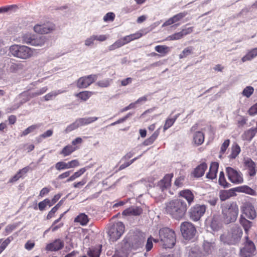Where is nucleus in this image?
<instances>
[{
	"mask_svg": "<svg viewBox=\"0 0 257 257\" xmlns=\"http://www.w3.org/2000/svg\"><path fill=\"white\" fill-rule=\"evenodd\" d=\"M115 18V14L112 12L107 13L103 17L105 22L113 21Z\"/></svg>",
	"mask_w": 257,
	"mask_h": 257,
	"instance_id": "5fc2aeb1",
	"label": "nucleus"
},
{
	"mask_svg": "<svg viewBox=\"0 0 257 257\" xmlns=\"http://www.w3.org/2000/svg\"><path fill=\"white\" fill-rule=\"evenodd\" d=\"M241 215H244L245 217L250 219H254L256 216V210L253 204L249 201H245L242 203L240 206Z\"/></svg>",
	"mask_w": 257,
	"mask_h": 257,
	"instance_id": "423d86ee",
	"label": "nucleus"
},
{
	"mask_svg": "<svg viewBox=\"0 0 257 257\" xmlns=\"http://www.w3.org/2000/svg\"><path fill=\"white\" fill-rule=\"evenodd\" d=\"M98 119L97 117H89L77 119L79 126L88 125Z\"/></svg>",
	"mask_w": 257,
	"mask_h": 257,
	"instance_id": "bb28decb",
	"label": "nucleus"
},
{
	"mask_svg": "<svg viewBox=\"0 0 257 257\" xmlns=\"http://www.w3.org/2000/svg\"><path fill=\"white\" fill-rule=\"evenodd\" d=\"M246 218V217L243 216V215H241L239 218V222L243 227L245 233L247 234L249 229L252 226V222Z\"/></svg>",
	"mask_w": 257,
	"mask_h": 257,
	"instance_id": "393cba45",
	"label": "nucleus"
},
{
	"mask_svg": "<svg viewBox=\"0 0 257 257\" xmlns=\"http://www.w3.org/2000/svg\"><path fill=\"white\" fill-rule=\"evenodd\" d=\"M22 68V65L21 64L12 63L10 67V71L11 72H14Z\"/></svg>",
	"mask_w": 257,
	"mask_h": 257,
	"instance_id": "603ef678",
	"label": "nucleus"
},
{
	"mask_svg": "<svg viewBox=\"0 0 257 257\" xmlns=\"http://www.w3.org/2000/svg\"><path fill=\"white\" fill-rule=\"evenodd\" d=\"M62 92L58 90V92L56 91H52L47 94H46L44 98L45 100L49 101L50 100L52 99L54 97H56L59 94L61 93Z\"/></svg>",
	"mask_w": 257,
	"mask_h": 257,
	"instance_id": "de8ad7c7",
	"label": "nucleus"
},
{
	"mask_svg": "<svg viewBox=\"0 0 257 257\" xmlns=\"http://www.w3.org/2000/svg\"><path fill=\"white\" fill-rule=\"evenodd\" d=\"M193 52L192 47H188L185 48L182 52L179 54V57L180 59H182L186 57L188 55L191 54Z\"/></svg>",
	"mask_w": 257,
	"mask_h": 257,
	"instance_id": "ea45409f",
	"label": "nucleus"
},
{
	"mask_svg": "<svg viewBox=\"0 0 257 257\" xmlns=\"http://www.w3.org/2000/svg\"><path fill=\"white\" fill-rule=\"evenodd\" d=\"M240 237V236L234 235L233 233H228L221 235L220 238L221 241L224 243L235 244L239 241Z\"/></svg>",
	"mask_w": 257,
	"mask_h": 257,
	"instance_id": "f3484780",
	"label": "nucleus"
},
{
	"mask_svg": "<svg viewBox=\"0 0 257 257\" xmlns=\"http://www.w3.org/2000/svg\"><path fill=\"white\" fill-rule=\"evenodd\" d=\"M187 15V12H184L174 15L167 20L163 25V26H170L173 24L180 21Z\"/></svg>",
	"mask_w": 257,
	"mask_h": 257,
	"instance_id": "aec40b11",
	"label": "nucleus"
},
{
	"mask_svg": "<svg viewBox=\"0 0 257 257\" xmlns=\"http://www.w3.org/2000/svg\"><path fill=\"white\" fill-rule=\"evenodd\" d=\"M34 37V36L33 35L29 34L24 35L22 37V40L23 43L31 45V42L33 40Z\"/></svg>",
	"mask_w": 257,
	"mask_h": 257,
	"instance_id": "09e8293b",
	"label": "nucleus"
},
{
	"mask_svg": "<svg viewBox=\"0 0 257 257\" xmlns=\"http://www.w3.org/2000/svg\"><path fill=\"white\" fill-rule=\"evenodd\" d=\"M173 177V173L166 174L163 178L158 182L157 187L162 192L169 189L171 186V180Z\"/></svg>",
	"mask_w": 257,
	"mask_h": 257,
	"instance_id": "4468645a",
	"label": "nucleus"
},
{
	"mask_svg": "<svg viewBox=\"0 0 257 257\" xmlns=\"http://www.w3.org/2000/svg\"><path fill=\"white\" fill-rule=\"evenodd\" d=\"M215 248V243L214 242H209L205 241L203 243V251L204 254H211Z\"/></svg>",
	"mask_w": 257,
	"mask_h": 257,
	"instance_id": "2f4dec72",
	"label": "nucleus"
},
{
	"mask_svg": "<svg viewBox=\"0 0 257 257\" xmlns=\"http://www.w3.org/2000/svg\"><path fill=\"white\" fill-rule=\"evenodd\" d=\"M254 89L251 86L246 87L242 91V95L246 97H249L253 93Z\"/></svg>",
	"mask_w": 257,
	"mask_h": 257,
	"instance_id": "a18cd8bd",
	"label": "nucleus"
},
{
	"mask_svg": "<svg viewBox=\"0 0 257 257\" xmlns=\"http://www.w3.org/2000/svg\"><path fill=\"white\" fill-rule=\"evenodd\" d=\"M210 227L214 231L219 230L222 227L219 216L213 215L210 223Z\"/></svg>",
	"mask_w": 257,
	"mask_h": 257,
	"instance_id": "b1692460",
	"label": "nucleus"
},
{
	"mask_svg": "<svg viewBox=\"0 0 257 257\" xmlns=\"http://www.w3.org/2000/svg\"><path fill=\"white\" fill-rule=\"evenodd\" d=\"M256 129L255 128H250L245 131L241 135V138L244 141H250L255 136L256 133Z\"/></svg>",
	"mask_w": 257,
	"mask_h": 257,
	"instance_id": "5701e85b",
	"label": "nucleus"
},
{
	"mask_svg": "<svg viewBox=\"0 0 257 257\" xmlns=\"http://www.w3.org/2000/svg\"><path fill=\"white\" fill-rule=\"evenodd\" d=\"M178 197L184 199L188 206H190L194 202L195 195L193 191L190 189H186L180 191L178 192Z\"/></svg>",
	"mask_w": 257,
	"mask_h": 257,
	"instance_id": "dca6fc26",
	"label": "nucleus"
},
{
	"mask_svg": "<svg viewBox=\"0 0 257 257\" xmlns=\"http://www.w3.org/2000/svg\"><path fill=\"white\" fill-rule=\"evenodd\" d=\"M89 221V219L86 214L81 213L74 219V222H79L81 225H86Z\"/></svg>",
	"mask_w": 257,
	"mask_h": 257,
	"instance_id": "473e14b6",
	"label": "nucleus"
},
{
	"mask_svg": "<svg viewBox=\"0 0 257 257\" xmlns=\"http://www.w3.org/2000/svg\"><path fill=\"white\" fill-rule=\"evenodd\" d=\"M96 92L89 91H84L75 94V96L83 101H86L93 94H95Z\"/></svg>",
	"mask_w": 257,
	"mask_h": 257,
	"instance_id": "cd10ccee",
	"label": "nucleus"
},
{
	"mask_svg": "<svg viewBox=\"0 0 257 257\" xmlns=\"http://www.w3.org/2000/svg\"><path fill=\"white\" fill-rule=\"evenodd\" d=\"M228 180L233 184H239L243 182L242 174L234 168L227 167L225 169Z\"/></svg>",
	"mask_w": 257,
	"mask_h": 257,
	"instance_id": "6e6552de",
	"label": "nucleus"
},
{
	"mask_svg": "<svg viewBox=\"0 0 257 257\" xmlns=\"http://www.w3.org/2000/svg\"><path fill=\"white\" fill-rule=\"evenodd\" d=\"M219 164L217 162L211 163L209 172L206 174V177L210 179H213L216 177Z\"/></svg>",
	"mask_w": 257,
	"mask_h": 257,
	"instance_id": "4be33fe9",
	"label": "nucleus"
},
{
	"mask_svg": "<svg viewBox=\"0 0 257 257\" xmlns=\"http://www.w3.org/2000/svg\"><path fill=\"white\" fill-rule=\"evenodd\" d=\"M64 243L61 239H56L46 245V249L51 251H58L63 248Z\"/></svg>",
	"mask_w": 257,
	"mask_h": 257,
	"instance_id": "a211bd4d",
	"label": "nucleus"
},
{
	"mask_svg": "<svg viewBox=\"0 0 257 257\" xmlns=\"http://www.w3.org/2000/svg\"><path fill=\"white\" fill-rule=\"evenodd\" d=\"M155 50L162 56H165L170 51V48L166 45H157L155 47Z\"/></svg>",
	"mask_w": 257,
	"mask_h": 257,
	"instance_id": "f704fd0d",
	"label": "nucleus"
},
{
	"mask_svg": "<svg viewBox=\"0 0 257 257\" xmlns=\"http://www.w3.org/2000/svg\"><path fill=\"white\" fill-rule=\"evenodd\" d=\"M35 243L34 241L29 240L25 244V248L28 250H32L35 246Z\"/></svg>",
	"mask_w": 257,
	"mask_h": 257,
	"instance_id": "e2e57ef3",
	"label": "nucleus"
},
{
	"mask_svg": "<svg viewBox=\"0 0 257 257\" xmlns=\"http://www.w3.org/2000/svg\"><path fill=\"white\" fill-rule=\"evenodd\" d=\"M245 238L246 241L243 247L240 249V255L241 257H250L255 250V246L253 242L249 239L248 236Z\"/></svg>",
	"mask_w": 257,
	"mask_h": 257,
	"instance_id": "9d476101",
	"label": "nucleus"
},
{
	"mask_svg": "<svg viewBox=\"0 0 257 257\" xmlns=\"http://www.w3.org/2000/svg\"><path fill=\"white\" fill-rule=\"evenodd\" d=\"M55 168L58 171L68 169L67 163H66L64 161L58 162L55 164Z\"/></svg>",
	"mask_w": 257,
	"mask_h": 257,
	"instance_id": "49530a36",
	"label": "nucleus"
},
{
	"mask_svg": "<svg viewBox=\"0 0 257 257\" xmlns=\"http://www.w3.org/2000/svg\"><path fill=\"white\" fill-rule=\"evenodd\" d=\"M63 225H64V223L62 222L57 224V223H55L53 222L52 225L50 227V228L47 230L46 231V232L48 231L49 230H51L52 232H55V231H57V230H58L59 229H60V228H61L62 227H63Z\"/></svg>",
	"mask_w": 257,
	"mask_h": 257,
	"instance_id": "3c124183",
	"label": "nucleus"
},
{
	"mask_svg": "<svg viewBox=\"0 0 257 257\" xmlns=\"http://www.w3.org/2000/svg\"><path fill=\"white\" fill-rule=\"evenodd\" d=\"M45 42V38L44 36H39L35 38L34 37L33 40L31 42V45L35 46H41L44 45Z\"/></svg>",
	"mask_w": 257,
	"mask_h": 257,
	"instance_id": "e433bc0d",
	"label": "nucleus"
},
{
	"mask_svg": "<svg viewBox=\"0 0 257 257\" xmlns=\"http://www.w3.org/2000/svg\"><path fill=\"white\" fill-rule=\"evenodd\" d=\"M55 29V25L50 22H47L43 24H37L34 27V31L40 34L50 33Z\"/></svg>",
	"mask_w": 257,
	"mask_h": 257,
	"instance_id": "f8f14e48",
	"label": "nucleus"
},
{
	"mask_svg": "<svg viewBox=\"0 0 257 257\" xmlns=\"http://www.w3.org/2000/svg\"><path fill=\"white\" fill-rule=\"evenodd\" d=\"M239 212L238 206L236 202H230L221 206L222 221L225 224L234 222Z\"/></svg>",
	"mask_w": 257,
	"mask_h": 257,
	"instance_id": "f03ea898",
	"label": "nucleus"
},
{
	"mask_svg": "<svg viewBox=\"0 0 257 257\" xmlns=\"http://www.w3.org/2000/svg\"><path fill=\"white\" fill-rule=\"evenodd\" d=\"M177 118V116H175L174 118H168L165 122V124L163 126V131L165 132L168 128H169L171 126H172L174 122H175L176 119Z\"/></svg>",
	"mask_w": 257,
	"mask_h": 257,
	"instance_id": "58836bf2",
	"label": "nucleus"
},
{
	"mask_svg": "<svg viewBox=\"0 0 257 257\" xmlns=\"http://www.w3.org/2000/svg\"><path fill=\"white\" fill-rule=\"evenodd\" d=\"M243 166L245 169L247 170L248 175L250 177H253L255 175L257 171L256 164L251 158H244Z\"/></svg>",
	"mask_w": 257,
	"mask_h": 257,
	"instance_id": "ddd939ff",
	"label": "nucleus"
},
{
	"mask_svg": "<svg viewBox=\"0 0 257 257\" xmlns=\"http://www.w3.org/2000/svg\"><path fill=\"white\" fill-rule=\"evenodd\" d=\"M159 235L160 242L164 248H171L174 247L176 243V234L173 230L168 227L161 228Z\"/></svg>",
	"mask_w": 257,
	"mask_h": 257,
	"instance_id": "7ed1b4c3",
	"label": "nucleus"
},
{
	"mask_svg": "<svg viewBox=\"0 0 257 257\" xmlns=\"http://www.w3.org/2000/svg\"><path fill=\"white\" fill-rule=\"evenodd\" d=\"M39 126L37 124L32 125L25 129L21 134V137L26 136L31 133L34 132L36 129L38 128Z\"/></svg>",
	"mask_w": 257,
	"mask_h": 257,
	"instance_id": "79ce46f5",
	"label": "nucleus"
},
{
	"mask_svg": "<svg viewBox=\"0 0 257 257\" xmlns=\"http://www.w3.org/2000/svg\"><path fill=\"white\" fill-rule=\"evenodd\" d=\"M48 90L47 86L41 88L35 92H30V90L23 92L21 95L25 101L30 100L31 99L41 95L45 93Z\"/></svg>",
	"mask_w": 257,
	"mask_h": 257,
	"instance_id": "2eb2a0df",
	"label": "nucleus"
},
{
	"mask_svg": "<svg viewBox=\"0 0 257 257\" xmlns=\"http://www.w3.org/2000/svg\"><path fill=\"white\" fill-rule=\"evenodd\" d=\"M10 53L13 56L21 59H28L33 56V50L24 46L15 44L9 48Z\"/></svg>",
	"mask_w": 257,
	"mask_h": 257,
	"instance_id": "20e7f679",
	"label": "nucleus"
},
{
	"mask_svg": "<svg viewBox=\"0 0 257 257\" xmlns=\"http://www.w3.org/2000/svg\"><path fill=\"white\" fill-rule=\"evenodd\" d=\"M124 45L125 44L121 38L120 39L117 40L112 45H111L110 46H109L108 49L109 51H112L117 48H120Z\"/></svg>",
	"mask_w": 257,
	"mask_h": 257,
	"instance_id": "a19ab883",
	"label": "nucleus"
},
{
	"mask_svg": "<svg viewBox=\"0 0 257 257\" xmlns=\"http://www.w3.org/2000/svg\"><path fill=\"white\" fill-rule=\"evenodd\" d=\"M18 227L17 224H9L5 228V232L7 234H10Z\"/></svg>",
	"mask_w": 257,
	"mask_h": 257,
	"instance_id": "6e6d98bb",
	"label": "nucleus"
},
{
	"mask_svg": "<svg viewBox=\"0 0 257 257\" xmlns=\"http://www.w3.org/2000/svg\"><path fill=\"white\" fill-rule=\"evenodd\" d=\"M230 144V140L229 139L225 140L221 146L219 152V157L224 154Z\"/></svg>",
	"mask_w": 257,
	"mask_h": 257,
	"instance_id": "37998d69",
	"label": "nucleus"
},
{
	"mask_svg": "<svg viewBox=\"0 0 257 257\" xmlns=\"http://www.w3.org/2000/svg\"><path fill=\"white\" fill-rule=\"evenodd\" d=\"M78 149V147L77 146L68 145L63 148L60 152V154L62 155L64 157H66L71 155Z\"/></svg>",
	"mask_w": 257,
	"mask_h": 257,
	"instance_id": "a878e982",
	"label": "nucleus"
},
{
	"mask_svg": "<svg viewBox=\"0 0 257 257\" xmlns=\"http://www.w3.org/2000/svg\"><path fill=\"white\" fill-rule=\"evenodd\" d=\"M240 148L238 144H236L232 145L231 147V152L229 156V158L231 159L236 158L240 153Z\"/></svg>",
	"mask_w": 257,
	"mask_h": 257,
	"instance_id": "72a5a7b5",
	"label": "nucleus"
},
{
	"mask_svg": "<svg viewBox=\"0 0 257 257\" xmlns=\"http://www.w3.org/2000/svg\"><path fill=\"white\" fill-rule=\"evenodd\" d=\"M169 39L170 40H177L182 39L183 38V35L181 32H179L178 33H175L174 34L170 35L169 37Z\"/></svg>",
	"mask_w": 257,
	"mask_h": 257,
	"instance_id": "4d7b16f0",
	"label": "nucleus"
},
{
	"mask_svg": "<svg viewBox=\"0 0 257 257\" xmlns=\"http://www.w3.org/2000/svg\"><path fill=\"white\" fill-rule=\"evenodd\" d=\"M97 78L96 74H91L79 78L76 82V86L79 88H86L94 82Z\"/></svg>",
	"mask_w": 257,
	"mask_h": 257,
	"instance_id": "9b49d317",
	"label": "nucleus"
},
{
	"mask_svg": "<svg viewBox=\"0 0 257 257\" xmlns=\"http://www.w3.org/2000/svg\"><path fill=\"white\" fill-rule=\"evenodd\" d=\"M231 196V193L230 191L224 190L220 192L219 197L221 201H225L229 199Z\"/></svg>",
	"mask_w": 257,
	"mask_h": 257,
	"instance_id": "c03bdc74",
	"label": "nucleus"
},
{
	"mask_svg": "<svg viewBox=\"0 0 257 257\" xmlns=\"http://www.w3.org/2000/svg\"><path fill=\"white\" fill-rule=\"evenodd\" d=\"M160 128L156 130L154 133L149 138L145 140L143 144L145 146H149L152 145L157 139L160 134Z\"/></svg>",
	"mask_w": 257,
	"mask_h": 257,
	"instance_id": "c85d7f7f",
	"label": "nucleus"
},
{
	"mask_svg": "<svg viewBox=\"0 0 257 257\" xmlns=\"http://www.w3.org/2000/svg\"><path fill=\"white\" fill-rule=\"evenodd\" d=\"M193 141L197 146L202 144L204 141V135L200 132H196L193 136Z\"/></svg>",
	"mask_w": 257,
	"mask_h": 257,
	"instance_id": "7c9ffc66",
	"label": "nucleus"
},
{
	"mask_svg": "<svg viewBox=\"0 0 257 257\" xmlns=\"http://www.w3.org/2000/svg\"><path fill=\"white\" fill-rule=\"evenodd\" d=\"M124 225L122 222L119 221L113 224L108 232L109 239L113 242L118 239L124 233Z\"/></svg>",
	"mask_w": 257,
	"mask_h": 257,
	"instance_id": "39448f33",
	"label": "nucleus"
},
{
	"mask_svg": "<svg viewBox=\"0 0 257 257\" xmlns=\"http://www.w3.org/2000/svg\"><path fill=\"white\" fill-rule=\"evenodd\" d=\"M207 169V165L203 162L197 166L192 173V175L196 178H199L204 175V173Z\"/></svg>",
	"mask_w": 257,
	"mask_h": 257,
	"instance_id": "412c9836",
	"label": "nucleus"
},
{
	"mask_svg": "<svg viewBox=\"0 0 257 257\" xmlns=\"http://www.w3.org/2000/svg\"><path fill=\"white\" fill-rule=\"evenodd\" d=\"M88 167H86L84 168H81L78 171L75 172L73 175L76 178H77L81 176L82 174L84 173V172L86 171V170L89 168Z\"/></svg>",
	"mask_w": 257,
	"mask_h": 257,
	"instance_id": "774afa93",
	"label": "nucleus"
},
{
	"mask_svg": "<svg viewBox=\"0 0 257 257\" xmlns=\"http://www.w3.org/2000/svg\"><path fill=\"white\" fill-rule=\"evenodd\" d=\"M0 239L1 240V243L0 244L1 254L6 249L7 246L11 243V242L13 240V237L12 236H9L3 241L2 239Z\"/></svg>",
	"mask_w": 257,
	"mask_h": 257,
	"instance_id": "4c0bfd02",
	"label": "nucleus"
},
{
	"mask_svg": "<svg viewBox=\"0 0 257 257\" xmlns=\"http://www.w3.org/2000/svg\"><path fill=\"white\" fill-rule=\"evenodd\" d=\"M100 254V249L97 248L90 249L87 253L90 257H99Z\"/></svg>",
	"mask_w": 257,
	"mask_h": 257,
	"instance_id": "8fccbe9b",
	"label": "nucleus"
},
{
	"mask_svg": "<svg viewBox=\"0 0 257 257\" xmlns=\"http://www.w3.org/2000/svg\"><path fill=\"white\" fill-rule=\"evenodd\" d=\"M143 213V209L138 206H131L125 210L122 213L124 216H138Z\"/></svg>",
	"mask_w": 257,
	"mask_h": 257,
	"instance_id": "6ab92c4d",
	"label": "nucleus"
},
{
	"mask_svg": "<svg viewBox=\"0 0 257 257\" xmlns=\"http://www.w3.org/2000/svg\"><path fill=\"white\" fill-rule=\"evenodd\" d=\"M68 169L73 168L79 166V162L77 160H72L67 162Z\"/></svg>",
	"mask_w": 257,
	"mask_h": 257,
	"instance_id": "bf43d9fd",
	"label": "nucleus"
},
{
	"mask_svg": "<svg viewBox=\"0 0 257 257\" xmlns=\"http://www.w3.org/2000/svg\"><path fill=\"white\" fill-rule=\"evenodd\" d=\"M194 31V27H191L187 28L182 29L181 32L183 35V37L187 35L192 33Z\"/></svg>",
	"mask_w": 257,
	"mask_h": 257,
	"instance_id": "0e129e2a",
	"label": "nucleus"
},
{
	"mask_svg": "<svg viewBox=\"0 0 257 257\" xmlns=\"http://www.w3.org/2000/svg\"><path fill=\"white\" fill-rule=\"evenodd\" d=\"M257 56V48H253L249 51L244 56L241 60L243 62L247 61H250Z\"/></svg>",
	"mask_w": 257,
	"mask_h": 257,
	"instance_id": "c756f323",
	"label": "nucleus"
},
{
	"mask_svg": "<svg viewBox=\"0 0 257 257\" xmlns=\"http://www.w3.org/2000/svg\"><path fill=\"white\" fill-rule=\"evenodd\" d=\"M218 200V199L217 197H211L209 196V199L207 200V202L212 206H215Z\"/></svg>",
	"mask_w": 257,
	"mask_h": 257,
	"instance_id": "338daca9",
	"label": "nucleus"
},
{
	"mask_svg": "<svg viewBox=\"0 0 257 257\" xmlns=\"http://www.w3.org/2000/svg\"><path fill=\"white\" fill-rule=\"evenodd\" d=\"M164 209L165 213L172 219L180 220L185 217L188 206L180 198L172 199L165 202Z\"/></svg>",
	"mask_w": 257,
	"mask_h": 257,
	"instance_id": "f257e3e1",
	"label": "nucleus"
},
{
	"mask_svg": "<svg viewBox=\"0 0 257 257\" xmlns=\"http://www.w3.org/2000/svg\"><path fill=\"white\" fill-rule=\"evenodd\" d=\"M182 234L186 239H190L195 235L196 230L194 225L189 222H183L180 226Z\"/></svg>",
	"mask_w": 257,
	"mask_h": 257,
	"instance_id": "1a4fd4ad",
	"label": "nucleus"
},
{
	"mask_svg": "<svg viewBox=\"0 0 257 257\" xmlns=\"http://www.w3.org/2000/svg\"><path fill=\"white\" fill-rule=\"evenodd\" d=\"M207 207L205 205L196 204L192 206L189 211V217L194 221L199 220L205 214Z\"/></svg>",
	"mask_w": 257,
	"mask_h": 257,
	"instance_id": "0eeeda50",
	"label": "nucleus"
},
{
	"mask_svg": "<svg viewBox=\"0 0 257 257\" xmlns=\"http://www.w3.org/2000/svg\"><path fill=\"white\" fill-rule=\"evenodd\" d=\"M218 182L219 185L223 188H229L231 186L230 184L226 181L224 172L222 171L219 173Z\"/></svg>",
	"mask_w": 257,
	"mask_h": 257,
	"instance_id": "c9c22d12",
	"label": "nucleus"
},
{
	"mask_svg": "<svg viewBox=\"0 0 257 257\" xmlns=\"http://www.w3.org/2000/svg\"><path fill=\"white\" fill-rule=\"evenodd\" d=\"M96 84L101 87H107L109 86L110 81L108 79H105L98 81Z\"/></svg>",
	"mask_w": 257,
	"mask_h": 257,
	"instance_id": "13d9d810",
	"label": "nucleus"
},
{
	"mask_svg": "<svg viewBox=\"0 0 257 257\" xmlns=\"http://www.w3.org/2000/svg\"><path fill=\"white\" fill-rule=\"evenodd\" d=\"M79 127L77 119L72 123L68 125L66 129L67 132H71Z\"/></svg>",
	"mask_w": 257,
	"mask_h": 257,
	"instance_id": "864d4df0",
	"label": "nucleus"
},
{
	"mask_svg": "<svg viewBox=\"0 0 257 257\" xmlns=\"http://www.w3.org/2000/svg\"><path fill=\"white\" fill-rule=\"evenodd\" d=\"M131 41L138 39L143 36V34L141 32H137L134 34L128 35Z\"/></svg>",
	"mask_w": 257,
	"mask_h": 257,
	"instance_id": "052dcab7",
	"label": "nucleus"
},
{
	"mask_svg": "<svg viewBox=\"0 0 257 257\" xmlns=\"http://www.w3.org/2000/svg\"><path fill=\"white\" fill-rule=\"evenodd\" d=\"M248 113L251 116H253L257 114V102L248 109Z\"/></svg>",
	"mask_w": 257,
	"mask_h": 257,
	"instance_id": "69168bd1",
	"label": "nucleus"
},
{
	"mask_svg": "<svg viewBox=\"0 0 257 257\" xmlns=\"http://www.w3.org/2000/svg\"><path fill=\"white\" fill-rule=\"evenodd\" d=\"M153 237L152 236H150L147 239V242L146 245V250L147 251L151 250L153 248Z\"/></svg>",
	"mask_w": 257,
	"mask_h": 257,
	"instance_id": "680f3d73",
	"label": "nucleus"
}]
</instances>
